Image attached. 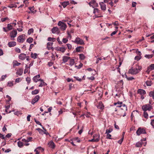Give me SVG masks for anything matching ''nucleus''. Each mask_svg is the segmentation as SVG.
<instances>
[{
    "label": "nucleus",
    "instance_id": "nucleus-56",
    "mask_svg": "<svg viewBox=\"0 0 154 154\" xmlns=\"http://www.w3.org/2000/svg\"><path fill=\"white\" fill-rule=\"evenodd\" d=\"M150 124L152 126V127L154 128V119L151 120Z\"/></svg>",
    "mask_w": 154,
    "mask_h": 154
},
{
    "label": "nucleus",
    "instance_id": "nucleus-58",
    "mask_svg": "<svg viewBox=\"0 0 154 154\" xmlns=\"http://www.w3.org/2000/svg\"><path fill=\"white\" fill-rule=\"evenodd\" d=\"M66 45H67V47L69 49H71V48H72V46L71 44H66Z\"/></svg>",
    "mask_w": 154,
    "mask_h": 154
},
{
    "label": "nucleus",
    "instance_id": "nucleus-8",
    "mask_svg": "<svg viewBox=\"0 0 154 154\" xmlns=\"http://www.w3.org/2000/svg\"><path fill=\"white\" fill-rule=\"evenodd\" d=\"M40 98V97L39 95H36L34 98L31 101V103L33 105L36 102L38 101Z\"/></svg>",
    "mask_w": 154,
    "mask_h": 154
},
{
    "label": "nucleus",
    "instance_id": "nucleus-16",
    "mask_svg": "<svg viewBox=\"0 0 154 154\" xmlns=\"http://www.w3.org/2000/svg\"><path fill=\"white\" fill-rule=\"evenodd\" d=\"M97 107L98 109H103L104 108V106L101 102H100L97 105Z\"/></svg>",
    "mask_w": 154,
    "mask_h": 154
},
{
    "label": "nucleus",
    "instance_id": "nucleus-26",
    "mask_svg": "<svg viewBox=\"0 0 154 154\" xmlns=\"http://www.w3.org/2000/svg\"><path fill=\"white\" fill-rule=\"evenodd\" d=\"M69 4V2H64L61 3V5L64 8H65Z\"/></svg>",
    "mask_w": 154,
    "mask_h": 154
},
{
    "label": "nucleus",
    "instance_id": "nucleus-44",
    "mask_svg": "<svg viewBox=\"0 0 154 154\" xmlns=\"http://www.w3.org/2000/svg\"><path fill=\"white\" fill-rule=\"evenodd\" d=\"M67 36L66 38H68V39H69V40H70L72 36H71V34H70L69 32L68 31L67 32Z\"/></svg>",
    "mask_w": 154,
    "mask_h": 154
},
{
    "label": "nucleus",
    "instance_id": "nucleus-51",
    "mask_svg": "<svg viewBox=\"0 0 154 154\" xmlns=\"http://www.w3.org/2000/svg\"><path fill=\"white\" fill-rule=\"evenodd\" d=\"M14 114L15 115L19 116V115H21L22 113L20 111H17L14 112Z\"/></svg>",
    "mask_w": 154,
    "mask_h": 154
},
{
    "label": "nucleus",
    "instance_id": "nucleus-40",
    "mask_svg": "<svg viewBox=\"0 0 154 154\" xmlns=\"http://www.w3.org/2000/svg\"><path fill=\"white\" fill-rule=\"evenodd\" d=\"M146 84L147 86H150L152 84V82L151 81H147L146 82Z\"/></svg>",
    "mask_w": 154,
    "mask_h": 154
},
{
    "label": "nucleus",
    "instance_id": "nucleus-50",
    "mask_svg": "<svg viewBox=\"0 0 154 154\" xmlns=\"http://www.w3.org/2000/svg\"><path fill=\"white\" fill-rule=\"evenodd\" d=\"M68 39L67 38H63L62 39V42L63 43H66L68 42Z\"/></svg>",
    "mask_w": 154,
    "mask_h": 154
},
{
    "label": "nucleus",
    "instance_id": "nucleus-64",
    "mask_svg": "<svg viewBox=\"0 0 154 154\" xmlns=\"http://www.w3.org/2000/svg\"><path fill=\"white\" fill-rule=\"evenodd\" d=\"M35 119V121L37 124L40 125L41 126H42V125L39 121L36 120Z\"/></svg>",
    "mask_w": 154,
    "mask_h": 154
},
{
    "label": "nucleus",
    "instance_id": "nucleus-3",
    "mask_svg": "<svg viewBox=\"0 0 154 154\" xmlns=\"http://www.w3.org/2000/svg\"><path fill=\"white\" fill-rule=\"evenodd\" d=\"M58 25L59 26L60 29L62 31H64L67 28V25L66 23L61 21H59L58 23Z\"/></svg>",
    "mask_w": 154,
    "mask_h": 154
},
{
    "label": "nucleus",
    "instance_id": "nucleus-4",
    "mask_svg": "<svg viewBox=\"0 0 154 154\" xmlns=\"http://www.w3.org/2000/svg\"><path fill=\"white\" fill-rule=\"evenodd\" d=\"M74 43L80 45H83L85 43L83 40L79 37H77L74 41H72Z\"/></svg>",
    "mask_w": 154,
    "mask_h": 154
},
{
    "label": "nucleus",
    "instance_id": "nucleus-5",
    "mask_svg": "<svg viewBox=\"0 0 154 154\" xmlns=\"http://www.w3.org/2000/svg\"><path fill=\"white\" fill-rule=\"evenodd\" d=\"M152 109V106L149 104L144 105L142 107V109L143 111L146 112L147 111H150Z\"/></svg>",
    "mask_w": 154,
    "mask_h": 154
},
{
    "label": "nucleus",
    "instance_id": "nucleus-52",
    "mask_svg": "<svg viewBox=\"0 0 154 154\" xmlns=\"http://www.w3.org/2000/svg\"><path fill=\"white\" fill-rule=\"evenodd\" d=\"M136 53L137 55L140 56L141 54V52L139 51L138 49H137L136 51Z\"/></svg>",
    "mask_w": 154,
    "mask_h": 154
},
{
    "label": "nucleus",
    "instance_id": "nucleus-7",
    "mask_svg": "<svg viewBox=\"0 0 154 154\" xmlns=\"http://www.w3.org/2000/svg\"><path fill=\"white\" fill-rule=\"evenodd\" d=\"M24 36L23 34L19 36L17 38V41L19 42H23L25 40Z\"/></svg>",
    "mask_w": 154,
    "mask_h": 154
},
{
    "label": "nucleus",
    "instance_id": "nucleus-41",
    "mask_svg": "<svg viewBox=\"0 0 154 154\" xmlns=\"http://www.w3.org/2000/svg\"><path fill=\"white\" fill-rule=\"evenodd\" d=\"M112 130H112V128H110L106 130L105 133H109H109H110L111 132H112Z\"/></svg>",
    "mask_w": 154,
    "mask_h": 154
},
{
    "label": "nucleus",
    "instance_id": "nucleus-39",
    "mask_svg": "<svg viewBox=\"0 0 154 154\" xmlns=\"http://www.w3.org/2000/svg\"><path fill=\"white\" fill-rule=\"evenodd\" d=\"M143 111V116L146 119H147L148 118V113L146 111Z\"/></svg>",
    "mask_w": 154,
    "mask_h": 154
},
{
    "label": "nucleus",
    "instance_id": "nucleus-46",
    "mask_svg": "<svg viewBox=\"0 0 154 154\" xmlns=\"http://www.w3.org/2000/svg\"><path fill=\"white\" fill-rule=\"evenodd\" d=\"M26 81H27L28 84H29L31 81V79L30 77H27L26 78Z\"/></svg>",
    "mask_w": 154,
    "mask_h": 154
},
{
    "label": "nucleus",
    "instance_id": "nucleus-47",
    "mask_svg": "<svg viewBox=\"0 0 154 154\" xmlns=\"http://www.w3.org/2000/svg\"><path fill=\"white\" fill-rule=\"evenodd\" d=\"M76 80L79 81L81 82L82 81V79L81 78H80L79 77L77 76H75L73 77Z\"/></svg>",
    "mask_w": 154,
    "mask_h": 154
},
{
    "label": "nucleus",
    "instance_id": "nucleus-28",
    "mask_svg": "<svg viewBox=\"0 0 154 154\" xmlns=\"http://www.w3.org/2000/svg\"><path fill=\"white\" fill-rule=\"evenodd\" d=\"M143 143L142 141L137 142L136 144V146L137 147H140L142 146Z\"/></svg>",
    "mask_w": 154,
    "mask_h": 154
},
{
    "label": "nucleus",
    "instance_id": "nucleus-55",
    "mask_svg": "<svg viewBox=\"0 0 154 154\" xmlns=\"http://www.w3.org/2000/svg\"><path fill=\"white\" fill-rule=\"evenodd\" d=\"M83 64L82 63H81L78 66H75V67H77V68L79 69L81 68Z\"/></svg>",
    "mask_w": 154,
    "mask_h": 154
},
{
    "label": "nucleus",
    "instance_id": "nucleus-43",
    "mask_svg": "<svg viewBox=\"0 0 154 154\" xmlns=\"http://www.w3.org/2000/svg\"><path fill=\"white\" fill-rule=\"evenodd\" d=\"M33 31H34V30H33V29L31 28V29H29V30H28V34L29 35H30L33 32Z\"/></svg>",
    "mask_w": 154,
    "mask_h": 154
},
{
    "label": "nucleus",
    "instance_id": "nucleus-29",
    "mask_svg": "<svg viewBox=\"0 0 154 154\" xmlns=\"http://www.w3.org/2000/svg\"><path fill=\"white\" fill-rule=\"evenodd\" d=\"M13 66H19L21 64L20 63L18 62L17 60H14L13 61Z\"/></svg>",
    "mask_w": 154,
    "mask_h": 154
},
{
    "label": "nucleus",
    "instance_id": "nucleus-20",
    "mask_svg": "<svg viewBox=\"0 0 154 154\" xmlns=\"http://www.w3.org/2000/svg\"><path fill=\"white\" fill-rule=\"evenodd\" d=\"M16 45V43L15 42H9L8 43V45L9 47H14Z\"/></svg>",
    "mask_w": 154,
    "mask_h": 154
},
{
    "label": "nucleus",
    "instance_id": "nucleus-57",
    "mask_svg": "<svg viewBox=\"0 0 154 154\" xmlns=\"http://www.w3.org/2000/svg\"><path fill=\"white\" fill-rule=\"evenodd\" d=\"M15 51L18 53H20V50L18 48H15Z\"/></svg>",
    "mask_w": 154,
    "mask_h": 154
},
{
    "label": "nucleus",
    "instance_id": "nucleus-38",
    "mask_svg": "<svg viewBox=\"0 0 154 154\" xmlns=\"http://www.w3.org/2000/svg\"><path fill=\"white\" fill-rule=\"evenodd\" d=\"M13 85V82L9 81L8 83L7 86L9 87H12Z\"/></svg>",
    "mask_w": 154,
    "mask_h": 154
},
{
    "label": "nucleus",
    "instance_id": "nucleus-9",
    "mask_svg": "<svg viewBox=\"0 0 154 154\" xmlns=\"http://www.w3.org/2000/svg\"><path fill=\"white\" fill-rule=\"evenodd\" d=\"M51 31L53 33L58 34L60 32L59 29L57 27L53 28L51 30Z\"/></svg>",
    "mask_w": 154,
    "mask_h": 154
},
{
    "label": "nucleus",
    "instance_id": "nucleus-22",
    "mask_svg": "<svg viewBox=\"0 0 154 154\" xmlns=\"http://www.w3.org/2000/svg\"><path fill=\"white\" fill-rule=\"evenodd\" d=\"M122 102L119 101L117 103H114V105L115 106H116V107L120 108L122 106Z\"/></svg>",
    "mask_w": 154,
    "mask_h": 154
},
{
    "label": "nucleus",
    "instance_id": "nucleus-37",
    "mask_svg": "<svg viewBox=\"0 0 154 154\" xmlns=\"http://www.w3.org/2000/svg\"><path fill=\"white\" fill-rule=\"evenodd\" d=\"M17 145L19 147L21 148L22 147L23 145V143L22 142L19 141L17 142Z\"/></svg>",
    "mask_w": 154,
    "mask_h": 154
},
{
    "label": "nucleus",
    "instance_id": "nucleus-35",
    "mask_svg": "<svg viewBox=\"0 0 154 154\" xmlns=\"http://www.w3.org/2000/svg\"><path fill=\"white\" fill-rule=\"evenodd\" d=\"M47 84L44 82H41L38 86L39 87H42L43 86H45L47 85Z\"/></svg>",
    "mask_w": 154,
    "mask_h": 154
},
{
    "label": "nucleus",
    "instance_id": "nucleus-45",
    "mask_svg": "<svg viewBox=\"0 0 154 154\" xmlns=\"http://www.w3.org/2000/svg\"><path fill=\"white\" fill-rule=\"evenodd\" d=\"M106 134V138L107 139H112V138L111 137V135L109 133H105Z\"/></svg>",
    "mask_w": 154,
    "mask_h": 154
},
{
    "label": "nucleus",
    "instance_id": "nucleus-48",
    "mask_svg": "<svg viewBox=\"0 0 154 154\" xmlns=\"http://www.w3.org/2000/svg\"><path fill=\"white\" fill-rule=\"evenodd\" d=\"M7 28L9 30H11L12 29V26L11 24H8Z\"/></svg>",
    "mask_w": 154,
    "mask_h": 154
},
{
    "label": "nucleus",
    "instance_id": "nucleus-25",
    "mask_svg": "<svg viewBox=\"0 0 154 154\" xmlns=\"http://www.w3.org/2000/svg\"><path fill=\"white\" fill-rule=\"evenodd\" d=\"M58 51H60L62 52H64L66 50V48L64 47H58L57 48Z\"/></svg>",
    "mask_w": 154,
    "mask_h": 154
},
{
    "label": "nucleus",
    "instance_id": "nucleus-61",
    "mask_svg": "<svg viewBox=\"0 0 154 154\" xmlns=\"http://www.w3.org/2000/svg\"><path fill=\"white\" fill-rule=\"evenodd\" d=\"M74 139L75 140H76L77 141V142H78V143L80 142V140L79 139V137H76L74 138Z\"/></svg>",
    "mask_w": 154,
    "mask_h": 154
},
{
    "label": "nucleus",
    "instance_id": "nucleus-59",
    "mask_svg": "<svg viewBox=\"0 0 154 154\" xmlns=\"http://www.w3.org/2000/svg\"><path fill=\"white\" fill-rule=\"evenodd\" d=\"M8 17H5V18H2L1 19V21L2 22H4L6 20H8Z\"/></svg>",
    "mask_w": 154,
    "mask_h": 154
},
{
    "label": "nucleus",
    "instance_id": "nucleus-30",
    "mask_svg": "<svg viewBox=\"0 0 154 154\" xmlns=\"http://www.w3.org/2000/svg\"><path fill=\"white\" fill-rule=\"evenodd\" d=\"M79 58L81 60H82L85 59V57L84 54H79Z\"/></svg>",
    "mask_w": 154,
    "mask_h": 154
},
{
    "label": "nucleus",
    "instance_id": "nucleus-2",
    "mask_svg": "<svg viewBox=\"0 0 154 154\" xmlns=\"http://www.w3.org/2000/svg\"><path fill=\"white\" fill-rule=\"evenodd\" d=\"M119 83L120 84L122 85V86L121 87V88L118 89L117 88L116 90V91H118V92L116 94V96H118L119 97H120V94L122 93V91L123 90V82L122 80H121L119 82Z\"/></svg>",
    "mask_w": 154,
    "mask_h": 154
},
{
    "label": "nucleus",
    "instance_id": "nucleus-24",
    "mask_svg": "<svg viewBox=\"0 0 154 154\" xmlns=\"http://www.w3.org/2000/svg\"><path fill=\"white\" fill-rule=\"evenodd\" d=\"M23 69H19L16 72V74L19 75H21L23 73Z\"/></svg>",
    "mask_w": 154,
    "mask_h": 154
},
{
    "label": "nucleus",
    "instance_id": "nucleus-13",
    "mask_svg": "<svg viewBox=\"0 0 154 154\" xmlns=\"http://www.w3.org/2000/svg\"><path fill=\"white\" fill-rule=\"evenodd\" d=\"M117 112L116 114L120 116H121L122 115V113L125 112V109H123L122 108L119 109Z\"/></svg>",
    "mask_w": 154,
    "mask_h": 154
},
{
    "label": "nucleus",
    "instance_id": "nucleus-36",
    "mask_svg": "<svg viewBox=\"0 0 154 154\" xmlns=\"http://www.w3.org/2000/svg\"><path fill=\"white\" fill-rule=\"evenodd\" d=\"M33 40L32 38L29 37L27 39L26 42L29 43H31L32 42Z\"/></svg>",
    "mask_w": 154,
    "mask_h": 154
},
{
    "label": "nucleus",
    "instance_id": "nucleus-32",
    "mask_svg": "<svg viewBox=\"0 0 154 154\" xmlns=\"http://www.w3.org/2000/svg\"><path fill=\"white\" fill-rule=\"evenodd\" d=\"M154 56V54H146L144 56V57L147 59H150L152 58L153 56Z\"/></svg>",
    "mask_w": 154,
    "mask_h": 154
},
{
    "label": "nucleus",
    "instance_id": "nucleus-49",
    "mask_svg": "<svg viewBox=\"0 0 154 154\" xmlns=\"http://www.w3.org/2000/svg\"><path fill=\"white\" fill-rule=\"evenodd\" d=\"M55 38H53L48 37V40L49 41L54 42Z\"/></svg>",
    "mask_w": 154,
    "mask_h": 154
},
{
    "label": "nucleus",
    "instance_id": "nucleus-53",
    "mask_svg": "<svg viewBox=\"0 0 154 154\" xmlns=\"http://www.w3.org/2000/svg\"><path fill=\"white\" fill-rule=\"evenodd\" d=\"M126 78L128 80H132L134 79V78L133 77H128L127 75H126Z\"/></svg>",
    "mask_w": 154,
    "mask_h": 154
},
{
    "label": "nucleus",
    "instance_id": "nucleus-14",
    "mask_svg": "<svg viewBox=\"0 0 154 154\" xmlns=\"http://www.w3.org/2000/svg\"><path fill=\"white\" fill-rule=\"evenodd\" d=\"M28 9L30 10V11L28 12L29 14L33 13L34 14L35 13L36 11L34 10V7H30L28 8Z\"/></svg>",
    "mask_w": 154,
    "mask_h": 154
},
{
    "label": "nucleus",
    "instance_id": "nucleus-33",
    "mask_svg": "<svg viewBox=\"0 0 154 154\" xmlns=\"http://www.w3.org/2000/svg\"><path fill=\"white\" fill-rule=\"evenodd\" d=\"M39 92V91L38 89H35L34 91H32V95H35L38 94Z\"/></svg>",
    "mask_w": 154,
    "mask_h": 154
},
{
    "label": "nucleus",
    "instance_id": "nucleus-42",
    "mask_svg": "<svg viewBox=\"0 0 154 154\" xmlns=\"http://www.w3.org/2000/svg\"><path fill=\"white\" fill-rule=\"evenodd\" d=\"M148 67L150 69V70H153L154 69V64H151Z\"/></svg>",
    "mask_w": 154,
    "mask_h": 154
},
{
    "label": "nucleus",
    "instance_id": "nucleus-27",
    "mask_svg": "<svg viewBox=\"0 0 154 154\" xmlns=\"http://www.w3.org/2000/svg\"><path fill=\"white\" fill-rule=\"evenodd\" d=\"M31 57L35 59L37 58V57L38 56V54L36 53H31Z\"/></svg>",
    "mask_w": 154,
    "mask_h": 154
},
{
    "label": "nucleus",
    "instance_id": "nucleus-18",
    "mask_svg": "<svg viewBox=\"0 0 154 154\" xmlns=\"http://www.w3.org/2000/svg\"><path fill=\"white\" fill-rule=\"evenodd\" d=\"M137 92L141 95H143L146 94V91L145 90L140 89L138 90Z\"/></svg>",
    "mask_w": 154,
    "mask_h": 154
},
{
    "label": "nucleus",
    "instance_id": "nucleus-62",
    "mask_svg": "<svg viewBox=\"0 0 154 154\" xmlns=\"http://www.w3.org/2000/svg\"><path fill=\"white\" fill-rule=\"evenodd\" d=\"M123 140V137L120 140H119L118 141V143H119V144H121Z\"/></svg>",
    "mask_w": 154,
    "mask_h": 154
},
{
    "label": "nucleus",
    "instance_id": "nucleus-10",
    "mask_svg": "<svg viewBox=\"0 0 154 154\" xmlns=\"http://www.w3.org/2000/svg\"><path fill=\"white\" fill-rule=\"evenodd\" d=\"M17 34V32L16 30L12 31L10 33V37L11 38H14L16 37Z\"/></svg>",
    "mask_w": 154,
    "mask_h": 154
},
{
    "label": "nucleus",
    "instance_id": "nucleus-17",
    "mask_svg": "<svg viewBox=\"0 0 154 154\" xmlns=\"http://www.w3.org/2000/svg\"><path fill=\"white\" fill-rule=\"evenodd\" d=\"M40 77L39 75H37L33 78L32 80L35 82H37L38 81L39 78H40Z\"/></svg>",
    "mask_w": 154,
    "mask_h": 154
},
{
    "label": "nucleus",
    "instance_id": "nucleus-31",
    "mask_svg": "<svg viewBox=\"0 0 154 154\" xmlns=\"http://www.w3.org/2000/svg\"><path fill=\"white\" fill-rule=\"evenodd\" d=\"M69 65L71 66H72L74 65V64L75 63L74 62V60L73 59H69Z\"/></svg>",
    "mask_w": 154,
    "mask_h": 154
},
{
    "label": "nucleus",
    "instance_id": "nucleus-60",
    "mask_svg": "<svg viewBox=\"0 0 154 154\" xmlns=\"http://www.w3.org/2000/svg\"><path fill=\"white\" fill-rule=\"evenodd\" d=\"M6 77L7 75H2L1 77V80H4L6 78Z\"/></svg>",
    "mask_w": 154,
    "mask_h": 154
},
{
    "label": "nucleus",
    "instance_id": "nucleus-15",
    "mask_svg": "<svg viewBox=\"0 0 154 154\" xmlns=\"http://www.w3.org/2000/svg\"><path fill=\"white\" fill-rule=\"evenodd\" d=\"M18 57L20 59L24 60L26 57V55L24 53H22L19 55Z\"/></svg>",
    "mask_w": 154,
    "mask_h": 154
},
{
    "label": "nucleus",
    "instance_id": "nucleus-63",
    "mask_svg": "<svg viewBox=\"0 0 154 154\" xmlns=\"http://www.w3.org/2000/svg\"><path fill=\"white\" fill-rule=\"evenodd\" d=\"M21 81V79L20 78H17L16 79L15 82H16L18 83Z\"/></svg>",
    "mask_w": 154,
    "mask_h": 154
},
{
    "label": "nucleus",
    "instance_id": "nucleus-54",
    "mask_svg": "<svg viewBox=\"0 0 154 154\" xmlns=\"http://www.w3.org/2000/svg\"><path fill=\"white\" fill-rule=\"evenodd\" d=\"M134 59L136 60H139L140 59V56H136L135 57Z\"/></svg>",
    "mask_w": 154,
    "mask_h": 154
},
{
    "label": "nucleus",
    "instance_id": "nucleus-1",
    "mask_svg": "<svg viewBox=\"0 0 154 154\" xmlns=\"http://www.w3.org/2000/svg\"><path fill=\"white\" fill-rule=\"evenodd\" d=\"M142 69V67L138 64L131 68L129 71V73L132 75H136L139 73Z\"/></svg>",
    "mask_w": 154,
    "mask_h": 154
},
{
    "label": "nucleus",
    "instance_id": "nucleus-19",
    "mask_svg": "<svg viewBox=\"0 0 154 154\" xmlns=\"http://www.w3.org/2000/svg\"><path fill=\"white\" fill-rule=\"evenodd\" d=\"M53 44V42H48L47 44V48L48 50H50L53 48L52 46Z\"/></svg>",
    "mask_w": 154,
    "mask_h": 154
},
{
    "label": "nucleus",
    "instance_id": "nucleus-6",
    "mask_svg": "<svg viewBox=\"0 0 154 154\" xmlns=\"http://www.w3.org/2000/svg\"><path fill=\"white\" fill-rule=\"evenodd\" d=\"M146 133L145 131L143 129H141L139 128L136 131V133L137 135H140L141 134H145Z\"/></svg>",
    "mask_w": 154,
    "mask_h": 154
},
{
    "label": "nucleus",
    "instance_id": "nucleus-21",
    "mask_svg": "<svg viewBox=\"0 0 154 154\" xmlns=\"http://www.w3.org/2000/svg\"><path fill=\"white\" fill-rule=\"evenodd\" d=\"M96 136L97 137V138H93V139L89 140V141L90 142H92V141H94V142H98L99 140V138H100V135H96Z\"/></svg>",
    "mask_w": 154,
    "mask_h": 154
},
{
    "label": "nucleus",
    "instance_id": "nucleus-34",
    "mask_svg": "<svg viewBox=\"0 0 154 154\" xmlns=\"http://www.w3.org/2000/svg\"><path fill=\"white\" fill-rule=\"evenodd\" d=\"M149 95L150 97H152V98L154 99V90L150 92Z\"/></svg>",
    "mask_w": 154,
    "mask_h": 154
},
{
    "label": "nucleus",
    "instance_id": "nucleus-23",
    "mask_svg": "<svg viewBox=\"0 0 154 154\" xmlns=\"http://www.w3.org/2000/svg\"><path fill=\"white\" fill-rule=\"evenodd\" d=\"M70 59V57L67 56H63V63H65L67 61Z\"/></svg>",
    "mask_w": 154,
    "mask_h": 154
},
{
    "label": "nucleus",
    "instance_id": "nucleus-11",
    "mask_svg": "<svg viewBox=\"0 0 154 154\" xmlns=\"http://www.w3.org/2000/svg\"><path fill=\"white\" fill-rule=\"evenodd\" d=\"M49 147L52 149H54L55 147V144L52 141H50L48 143Z\"/></svg>",
    "mask_w": 154,
    "mask_h": 154
},
{
    "label": "nucleus",
    "instance_id": "nucleus-12",
    "mask_svg": "<svg viewBox=\"0 0 154 154\" xmlns=\"http://www.w3.org/2000/svg\"><path fill=\"white\" fill-rule=\"evenodd\" d=\"M102 10L105 11L106 10V5L104 4L103 2H100L99 3Z\"/></svg>",
    "mask_w": 154,
    "mask_h": 154
}]
</instances>
